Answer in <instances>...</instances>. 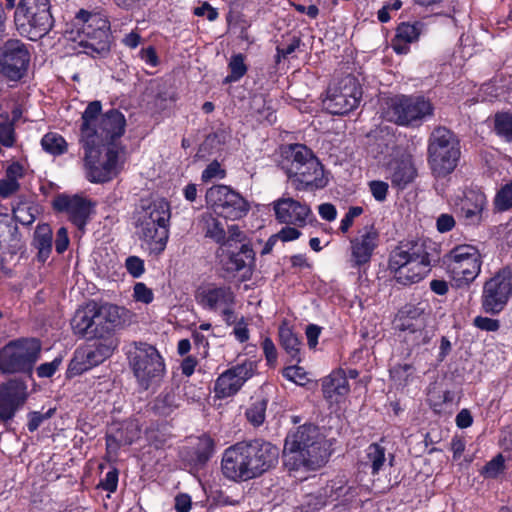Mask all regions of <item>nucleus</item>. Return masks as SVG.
Instances as JSON below:
<instances>
[{"mask_svg":"<svg viewBox=\"0 0 512 512\" xmlns=\"http://www.w3.org/2000/svg\"><path fill=\"white\" fill-rule=\"evenodd\" d=\"M53 208L65 212L69 220L79 229H83L91 213L90 201L79 196L58 195L53 200Z\"/></svg>","mask_w":512,"mask_h":512,"instance_id":"nucleus-24","label":"nucleus"},{"mask_svg":"<svg viewBox=\"0 0 512 512\" xmlns=\"http://www.w3.org/2000/svg\"><path fill=\"white\" fill-rule=\"evenodd\" d=\"M282 155V168L297 190H316L327 185L323 166L307 146L288 145Z\"/></svg>","mask_w":512,"mask_h":512,"instance_id":"nucleus-4","label":"nucleus"},{"mask_svg":"<svg viewBox=\"0 0 512 512\" xmlns=\"http://www.w3.org/2000/svg\"><path fill=\"white\" fill-rule=\"evenodd\" d=\"M432 102L422 95H396L388 98L383 109L384 118L405 127H419L433 116Z\"/></svg>","mask_w":512,"mask_h":512,"instance_id":"nucleus-8","label":"nucleus"},{"mask_svg":"<svg viewBox=\"0 0 512 512\" xmlns=\"http://www.w3.org/2000/svg\"><path fill=\"white\" fill-rule=\"evenodd\" d=\"M170 220V206L164 199H158L143 205L137 215V223L145 225L156 224V226L168 227Z\"/></svg>","mask_w":512,"mask_h":512,"instance_id":"nucleus-31","label":"nucleus"},{"mask_svg":"<svg viewBox=\"0 0 512 512\" xmlns=\"http://www.w3.org/2000/svg\"><path fill=\"white\" fill-rule=\"evenodd\" d=\"M206 202L225 219L238 220L249 211V203L238 192L226 185H214L206 192Z\"/></svg>","mask_w":512,"mask_h":512,"instance_id":"nucleus-16","label":"nucleus"},{"mask_svg":"<svg viewBox=\"0 0 512 512\" xmlns=\"http://www.w3.org/2000/svg\"><path fill=\"white\" fill-rule=\"evenodd\" d=\"M279 449L270 442L255 439L227 448L222 457L223 475L233 481L261 476L278 462Z\"/></svg>","mask_w":512,"mask_h":512,"instance_id":"nucleus-1","label":"nucleus"},{"mask_svg":"<svg viewBox=\"0 0 512 512\" xmlns=\"http://www.w3.org/2000/svg\"><path fill=\"white\" fill-rule=\"evenodd\" d=\"M19 188L20 184L18 183V181L6 177L0 180V196L2 198H7L11 196L13 193L18 191Z\"/></svg>","mask_w":512,"mask_h":512,"instance_id":"nucleus-61","label":"nucleus"},{"mask_svg":"<svg viewBox=\"0 0 512 512\" xmlns=\"http://www.w3.org/2000/svg\"><path fill=\"white\" fill-rule=\"evenodd\" d=\"M504 462L503 455L497 454L481 469V475L485 478H496L504 470Z\"/></svg>","mask_w":512,"mask_h":512,"instance_id":"nucleus-48","label":"nucleus"},{"mask_svg":"<svg viewBox=\"0 0 512 512\" xmlns=\"http://www.w3.org/2000/svg\"><path fill=\"white\" fill-rule=\"evenodd\" d=\"M226 172L221 168V165L218 161L214 160L211 162L206 169L202 172L201 179L203 182H209L214 178H224Z\"/></svg>","mask_w":512,"mask_h":512,"instance_id":"nucleus-52","label":"nucleus"},{"mask_svg":"<svg viewBox=\"0 0 512 512\" xmlns=\"http://www.w3.org/2000/svg\"><path fill=\"white\" fill-rule=\"evenodd\" d=\"M30 52L19 39H8L0 47V74L10 81L22 79L28 70Z\"/></svg>","mask_w":512,"mask_h":512,"instance_id":"nucleus-18","label":"nucleus"},{"mask_svg":"<svg viewBox=\"0 0 512 512\" xmlns=\"http://www.w3.org/2000/svg\"><path fill=\"white\" fill-rule=\"evenodd\" d=\"M181 396L175 388L164 389L153 401L152 409L161 416H168L180 407Z\"/></svg>","mask_w":512,"mask_h":512,"instance_id":"nucleus-36","label":"nucleus"},{"mask_svg":"<svg viewBox=\"0 0 512 512\" xmlns=\"http://www.w3.org/2000/svg\"><path fill=\"white\" fill-rule=\"evenodd\" d=\"M262 349L267 360V363L270 366H274L277 362V349L273 341L266 337L262 341Z\"/></svg>","mask_w":512,"mask_h":512,"instance_id":"nucleus-59","label":"nucleus"},{"mask_svg":"<svg viewBox=\"0 0 512 512\" xmlns=\"http://www.w3.org/2000/svg\"><path fill=\"white\" fill-rule=\"evenodd\" d=\"M344 370L338 369L323 379L322 391L324 397L333 399L335 396H346L350 391V386Z\"/></svg>","mask_w":512,"mask_h":512,"instance_id":"nucleus-35","label":"nucleus"},{"mask_svg":"<svg viewBox=\"0 0 512 512\" xmlns=\"http://www.w3.org/2000/svg\"><path fill=\"white\" fill-rule=\"evenodd\" d=\"M495 131L507 141H512V114L497 113L495 115Z\"/></svg>","mask_w":512,"mask_h":512,"instance_id":"nucleus-45","label":"nucleus"},{"mask_svg":"<svg viewBox=\"0 0 512 512\" xmlns=\"http://www.w3.org/2000/svg\"><path fill=\"white\" fill-rule=\"evenodd\" d=\"M214 442L210 437H201L195 448V456L198 463H205L212 456Z\"/></svg>","mask_w":512,"mask_h":512,"instance_id":"nucleus-46","label":"nucleus"},{"mask_svg":"<svg viewBox=\"0 0 512 512\" xmlns=\"http://www.w3.org/2000/svg\"><path fill=\"white\" fill-rule=\"evenodd\" d=\"M134 298L137 301L148 304L153 300V292L144 283H136L134 286Z\"/></svg>","mask_w":512,"mask_h":512,"instance_id":"nucleus-58","label":"nucleus"},{"mask_svg":"<svg viewBox=\"0 0 512 512\" xmlns=\"http://www.w3.org/2000/svg\"><path fill=\"white\" fill-rule=\"evenodd\" d=\"M75 20L85 37L80 41V46L84 48L83 53L93 58L106 57L112 43L110 22L107 17L82 9L76 14Z\"/></svg>","mask_w":512,"mask_h":512,"instance_id":"nucleus-9","label":"nucleus"},{"mask_svg":"<svg viewBox=\"0 0 512 512\" xmlns=\"http://www.w3.org/2000/svg\"><path fill=\"white\" fill-rule=\"evenodd\" d=\"M229 236L225 237L224 242L220 243L221 246L233 247V243H241L245 239L244 233L237 225H231L228 228Z\"/></svg>","mask_w":512,"mask_h":512,"instance_id":"nucleus-60","label":"nucleus"},{"mask_svg":"<svg viewBox=\"0 0 512 512\" xmlns=\"http://www.w3.org/2000/svg\"><path fill=\"white\" fill-rule=\"evenodd\" d=\"M101 109L100 101L90 102L86 107L82 114L80 141L81 143H87V132L92 134L90 138L93 140L94 145L103 147L116 146L114 144L115 139L120 138L125 132V117L120 111L111 109L98 120Z\"/></svg>","mask_w":512,"mask_h":512,"instance_id":"nucleus-5","label":"nucleus"},{"mask_svg":"<svg viewBox=\"0 0 512 512\" xmlns=\"http://www.w3.org/2000/svg\"><path fill=\"white\" fill-rule=\"evenodd\" d=\"M125 267L134 278L140 277L145 271L144 261L137 256H129L125 261Z\"/></svg>","mask_w":512,"mask_h":512,"instance_id":"nucleus-54","label":"nucleus"},{"mask_svg":"<svg viewBox=\"0 0 512 512\" xmlns=\"http://www.w3.org/2000/svg\"><path fill=\"white\" fill-rule=\"evenodd\" d=\"M369 190L375 200L383 202L388 194V183L381 180H373L368 183Z\"/></svg>","mask_w":512,"mask_h":512,"instance_id":"nucleus-51","label":"nucleus"},{"mask_svg":"<svg viewBox=\"0 0 512 512\" xmlns=\"http://www.w3.org/2000/svg\"><path fill=\"white\" fill-rule=\"evenodd\" d=\"M473 325L482 331L495 332L500 328V321L489 317L477 316L473 320Z\"/></svg>","mask_w":512,"mask_h":512,"instance_id":"nucleus-53","label":"nucleus"},{"mask_svg":"<svg viewBox=\"0 0 512 512\" xmlns=\"http://www.w3.org/2000/svg\"><path fill=\"white\" fill-rule=\"evenodd\" d=\"M21 248V236L18 226L7 214H0V249L16 254Z\"/></svg>","mask_w":512,"mask_h":512,"instance_id":"nucleus-33","label":"nucleus"},{"mask_svg":"<svg viewBox=\"0 0 512 512\" xmlns=\"http://www.w3.org/2000/svg\"><path fill=\"white\" fill-rule=\"evenodd\" d=\"M446 258L448 272L457 287L468 286L481 272V255L473 246H457L447 254Z\"/></svg>","mask_w":512,"mask_h":512,"instance_id":"nucleus-13","label":"nucleus"},{"mask_svg":"<svg viewBox=\"0 0 512 512\" xmlns=\"http://www.w3.org/2000/svg\"><path fill=\"white\" fill-rule=\"evenodd\" d=\"M199 223L205 237L213 239L220 244L225 240V230L221 222L211 213H203L200 216Z\"/></svg>","mask_w":512,"mask_h":512,"instance_id":"nucleus-39","label":"nucleus"},{"mask_svg":"<svg viewBox=\"0 0 512 512\" xmlns=\"http://www.w3.org/2000/svg\"><path fill=\"white\" fill-rule=\"evenodd\" d=\"M486 203V196L483 193L470 190L460 202L459 214L467 225H477L482 220Z\"/></svg>","mask_w":512,"mask_h":512,"instance_id":"nucleus-29","label":"nucleus"},{"mask_svg":"<svg viewBox=\"0 0 512 512\" xmlns=\"http://www.w3.org/2000/svg\"><path fill=\"white\" fill-rule=\"evenodd\" d=\"M363 213V208L360 206H352L349 208L348 212L345 214L344 218L341 220L340 230L343 233H346L353 224V221L356 217L360 216Z\"/></svg>","mask_w":512,"mask_h":512,"instance_id":"nucleus-57","label":"nucleus"},{"mask_svg":"<svg viewBox=\"0 0 512 512\" xmlns=\"http://www.w3.org/2000/svg\"><path fill=\"white\" fill-rule=\"evenodd\" d=\"M512 297V266L501 268L485 281L481 295V308L486 314L497 315Z\"/></svg>","mask_w":512,"mask_h":512,"instance_id":"nucleus-14","label":"nucleus"},{"mask_svg":"<svg viewBox=\"0 0 512 512\" xmlns=\"http://www.w3.org/2000/svg\"><path fill=\"white\" fill-rule=\"evenodd\" d=\"M52 229L48 224L38 225L34 232L32 245L37 250V259L45 262L52 250Z\"/></svg>","mask_w":512,"mask_h":512,"instance_id":"nucleus-37","label":"nucleus"},{"mask_svg":"<svg viewBox=\"0 0 512 512\" xmlns=\"http://www.w3.org/2000/svg\"><path fill=\"white\" fill-rule=\"evenodd\" d=\"M228 67L230 69V74L225 77L224 83L237 82L248 70L247 65L245 64V57L241 53L231 57Z\"/></svg>","mask_w":512,"mask_h":512,"instance_id":"nucleus-42","label":"nucleus"},{"mask_svg":"<svg viewBox=\"0 0 512 512\" xmlns=\"http://www.w3.org/2000/svg\"><path fill=\"white\" fill-rule=\"evenodd\" d=\"M254 251L248 244H242L237 250L233 247L220 246L217 251L220 265L224 271L234 274L254 260Z\"/></svg>","mask_w":512,"mask_h":512,"instance_id":"nucleus-28","label":"nucleus"},{"mask_svg":"<svg viewBox=\"0 0 512 512\" xmlns=\"http://www.w3.org/2000/svg\"><path fill=\"white\" fill-rule=\"evenodd\" d=\"M276 219L280 223L304 226L311 215V209L305 203L293 198H280L273 203Z\"/></svg>","mask_w":512,"mask_h":512,"instance_id":"nucleus-25","label":"nucleus"},{"mask_svg":"<svg viewBox=\"0 0 512 512\" xmlns=\"http://www.w3.org/2000/svg\"><path fill=\"white\" fill-rule=\"evenodd\" d=\"M437 229L441 233L448 232L455 226V220L450 214H441L437 219Z\"/></svg>","mask_w":512,"mask_h":512,"instance_id":"nucleus-64","label":"nucleus"},{"mask_svg":"<svg viewBox=\"0 0 512 512\" xmlns=\"http://www.w3.org/2000/svg\"><path fill=\"white\" fill-rule=\"evenodd\" d=\"M133 345L134 350L130 351V365L139 385L147 390L161 381L165 373V364L154 346L143 342H134Z\"/></svg>","mask_w":512,"mask_h":512,"instance_id":"nucleus-12","label":"nucleus"},{"mask_svg":"<svg viewBox=\"0 0 512 512\" xmlns=\"http://www.w3.org/2000/svg\"><path fill=\"white\" fill-rule=\"evenodd\" d=\"M390 159L385 163L388 178L393 187L406 188L417 177L412 155L404 148L393 147Z\"/></svg>","mask_w":512,"mask_h":512,"instance_id":"nucleus-19","label":"nucleus"},{"mask_svg":"<svg viewBox=\"0 0 512 512\" xmlns=\"http://www.w3.org/2000/svg\"><path fill=\"white\" fill-rule=\"evenodd\" d=\"M283 376L300 386H304L308 381L307 373L304 368L297 365L284 368Z\"/></svg>","mask_w":512,"mask_h":512,"instance_id":"nucleus-49","label":"nucleus"},{"mask_svg":"<svg viewBox=\"0 0 512 512\" xmlns=\"http://www.w3.org/2000/svg\"><path fill=\"white\" fill-rule=\"evenodd\" d=\"M118 485V471L116 469H113L106 473L103 480H101L99 486L108 491V492H114L117 489Z\"/></svg>","mask_w":512,"mask_h":512,"instance_id":"nucleus-62","label":"nucleus"},{"mask_svg":"<svg viewBox=\"0 0 512 512\" xmlns=\"http://www.w3.org/2000/svg\"><path fill=\"white\" fill-rule=\"evenodd\" d=\"M137 235L143 240L152 252H162L168 241L169 229L166 226H156V224L145 225V223L136 222Z\"/></svg>","mask_w":512,"mask_h":512,"instance_id":"nucleus-32","label":"nucleus"},{"mask_svg":"<svg viewBox=\"0 0 512 512\" xmlns=\"http://www.w3.org/2000/svg\"><path fill=\"white\" fill-rule=\"evenodd\" d=\"M361 98L362 88L357 78L348 74L328 87L324 106L333 115H344L357 108Z\"/></svg>","mask_w":512,"mask_h":512,"instance_id":"nucleus-15","label":"nucleus"},{"mask_svg":"<svg viewBox=\"0 0 512 512\" xmlns=\"http://www.w3.org/2000/svg\"><path fill=\"white\" fill-rule=\"evenodd\" d=\"M423 27L422 22L401 23L397 27L396 36L392 41L394 51L397 54H406L409 51L408 45L419 39Z\"/></svg>","mask_w":512,"mask_h":512,"instance_id":"nucleus-34","label":"nucleus"},{"mask_svg":"<svg viewBox=\"0 0 512 512\" xmlns=\"http://www.w3.org/2000/svg\"><path fill=\"white\" fill-rule=\"evenodd\" d=\"M36 338L12 340L0 349V371L5 374H31L41 354Z\"/></svg>","mask_w":512,"mask_h":512,"instance_id":"nucleus-10","label":"nucleus"},{"mask_svg":"<svg viewBox=\"0 0 512 512\" xmlns=\"http://www.w3.org/2000/svg\"><path fill=\"white\" fill-rule=\"evenodd\" d=\"M62 363V359L57 357L51 362H46L40 364L37 369V375L39 378H49L52 377L55 372L59 369V366Z\"/></svg>","mask_w":512,"mask_h":512,"instance_id":"nucleus-56","label":"nucleus"},{"mask_svg":"<svg viewBox=\"0 0 512 512\" xmlns=\"http://www.w3.org/2000/svg\"><path fill=\"white\" fill-rule=\"evenodd\" d=\"M93 339H96V341L92 345L76 351L69 364L68 371L70 374H81L99 365L112 355L118 345V340L113 335L95 336Z\"/></svg>","mask_w":512,"mask_h":512,"instance_id":"nucleus-17","label":"nucleus"},{"mask_svg":"<svg viewBox=\"0 0 512 512\" xmlns=\"http://www.w3.org/2000/svg\"><path fill=\"white\" fill-rule=\"evenodd\" d=\"M494 204L499 211L512 209V181L497 192Z\"/></svg>","mask_w":512,"mask_h":512,"instance_id":"nucleus-47","label":"nucleus"},{"mask_svg":"<svg viewBox=\"0 0 512 512\" xmlns=\"http://www.w3.org/2000/svg\"><path fill=\"white\" fill-rule=\"evenodd\" d=\"M279 340L282 348L289 355L291 361L299 363L301 341L298 336L286 324L279 327Z\"/></svg>","mask_w":512,"mask_h":512,"instance_id":"nucleus-38","label":"nucleus"},{"mask_svg":"<svg viewBox=\"0 0 512 512\" xmlns=\"http://www.w3.org/2000/svg\"><path fill=\"white\" fill-rule=\"evenodd\" d=\"M28 398L27 384L20 379H12L0 385V419L11 420Z\"/></svg>","mask_w":512,"mask_h":512,"instance_id":"nucleus-21","label":"nucleus"},{"mask_svg":"<svg viewBox=\"0 0 512 512\" xmlns=\"http://www.w3.org/2000/svg\"><path fill=\"white\" fill-rule=\"evenodd\" d=\"M87 143H82L84 149V166L87 178L94 183H104L111 180L118 172L117 146L103 147L94 145L90 138L92 134L86 132Z\"/></svg>","mask_w":512,"mask_h":512,"instance_id":"nucleus-11","label":"nucleus"},{"mask_svg":"<svg viewBox=\"0 0 512 512\" xmlns=\"http://www.w3.org/2000/svg\"><path fill=\"white\" fill-rule=\"evenodd\" d=\"M461 158L460 140L451 130L439 126L429 136L427 161L435 178H445L458 166Z\"/></svg>","mask_w":512,"mask_h":512,"instance_id":"nucleus-6","label":"nucleus"},{"mask_svg":"<svg viewBox=\"0 0 512 512\" xmlns=\"http://www.w3.org/2000/svg\"><path fill=\"white\" fill-rule=\"evenodd\" d=\"M34 208L27 202H19L13 207V220L22 225H30L35 221Z\"/></svg>","mask_w":512,"mask_h":512,"instance_id":"nucleus-44","label":"nucleus"},{"mask_svg":"<svg viewBox=\"0 0 512 512\" xmlns=\"http://www.w3.org/2000/svg\"><path fill=\"white\" fill-rule=\"evenodd\" d=\"M42 148L52 155H61L67 150L65 139L58 133L49 132L41 140Z\"/></svg>","mask_w":512,"mask_h":512,"instance_id":"nucleus-41","label":"nucleus"},{"mask_svg":"<svg viewBox=\"0 0 512 512\" xmlns=\"http://www.w3.org/2000/svg\"><path fill=\"white\" fill-rule=\"evenodd\" d=\"M266 399H256L246 410L247 420L254 426H260L265 420Z\"/></svg>","mask_w":512,"mask_h":512,"instance_id":"nucleus-43","label":"nucleus"},{"mask_svg":"<svg viewBox=\"0 0 512 512\" xmlns=\"http://www.w3.org/2000/svg\"><path fill=\"white\" fill-rule=\"evenodd\" d=\"M55 408H50L46 412L33 411L28 414L29 421L27 424V428L30 432L36 431L40 425L45 421L50 419L54 413Z\"/></svg>","mask_w":512,"mask_h":512,"instance_id":"nucleus-50","label":"nucleus"},{"mask_svg":"<svg viewBox=\"0 0 512 512\" xmlns=\"http://www.w3.org/2000/svg\"><path fill=\"white\" fill-rule=\"evenodd\" d=\"M386 462V448L379 443H372L366 450L365 466L371 469L373 475L378 474Z\"/></svg>","mask_w":512,"mask_h":512,"instance_id":"nucleus-40","label":"nucleus"},{"mask_svg":"<svg viewBox=\"0 0 512 512\" xmlns=\"http://www.w3.org/2000/svg\"><path fill=\"white\" fill-rule=\"evenodd\" d=\"M0 143L6 147H12L15 143V132L10 122L0 123Z\"/></svg>","mask_w":512,"mask_h":512,"instance_id":"nucleus-55","label":"nucleus"},{"mask_svg":"<svg viewBox=\"0 0 512 512\" xmlns=\"http://www.w3.org/2000/svg\"><path fill=\"white\" fill-rule=\"evenodd\" d=\"M196 300L203 308L215 311L226 306H233L235 295L229 286L210 284L198 289Z\"/></svg>","mask_w":512,"mask_h":512,"instance_id":"nucleus-26","label":"nucleus"},{"mask_svg":"<svg viewBox=\"0 0 512 512\" xmlns=\"http://www.w3.org/2000/svg\"><path fill=\"white\" fill-rule=\"evenodd\" d=\"M97 327L94 335L108 336L112 333L130 324L133 314L124 307L114 304L96 303Z\"/></svg>","mask_w":512,"mask_h":512,"instance_id":"nucleus-22","label":"nucleus"},{"mask_svg":"<svg viewBox=\"0 0 512 512\" xmlns=\"http://www.w3.org/2000/svg\"><path fill=\"white\" fill-rule=\"evenodd\" d=\"M68 232L65 227H60L56 233L55 250L58 254L65 252L69 246Z\"/></svg>","mask_w":512,"mask_h":512,"instance_id":"nucleus-63","label":"nucleus"},{"mask_svg":"<svg viewBox=\"0 0 512 512\" xmlns=\"http://www.w3.org/2000/svg\"><path fill=\"white\" fill-rule=\"evenodd\" d=\"M440 247L428 238L400 243L389 256L388 267L394 280L400 285L421 281L439 262Z\"/></svg>","mask_w":512,"mask_h":512,"instance_id":"nucleus-2","label":"nucleus"},{"mask_svg":"<svg viewBox=\"0 0 512 512\" xmlns=\"http://www.w3.org/2000/svg\"><path fill=\"white\" fill-rule=\"evenodd\" d=\"M254 370V362L245 360L220 374L214 386L216 397L227 398L235 395L243 384L253 376Z\"/></svg>","mask_w":512,"mask_h":512,"instance_id":"nucleus-20","label":"nucleus"},{"mask_svg":"<svg viewBox=\"0 0 512 512\" xmlns=\"http://www.w3.org/2000/svg\"><path fill=\"white\" fill-rule=\"evenodd\" d=\"M139 435L140 429L135 421L112 424L106 433V450L109 458L115 459L119 449L131 445Z\"/></svg>","mask_w":512,"mask_h":512,"instance_id":"nucleus-23","label":"nucleus"},{"mask_svg":"<svg viewBox=\"0 0 512 512\" xmlns=\"http://www.w3.org/2000/svg\"><path fill=\"white\" fill-rule=\"evenodd\" d=\"M14 22L17 31L30 40L46 36L54 26L50 0H20Z\"/></svg>","mask_w":512,"mask_h":512,"instance_id":"nucleus-7","label":"nucleus"},{"mask_svg":"<svg viewBox=\"0 0 512 512\" xmlns=\"http://www.w3.org/2000/svg\"><path fill=\"white\" fill-rule=\"evenodd\" d=\"M329 456L325 436L316 425H301L286 436L283 458L289 470H316L327 462Z\"/></svg>","mask_w":512,"mask_h":512,"instance_id":"nucleus-3","label":"nucleus"},{"mask_svg":"<svg viewBox=\"0 0 512 512\" xmlns=\"http://www.w3.org/2000/svg\"><path fill=\"white\" fill-rule=\"evenodd\" d=\"M71 327L76 335L93 338L95 327H97L96 302L88 303L86 306L76 310Z\"/></svg>","mask_w":512,"mask_h":512,"instance_id":"nucleus-30","label":"nucleus"},{"mask_svg":"<svg viewBox=\"0 0 512 512\" xmlns=\"http://www.w3.org/2000/svg\"><path fill=\"white\" fill-rule=\"evenodd\" d=\"M379 234L373 227H365L364 233L351 240V266L367 264L378 245Z\"/></svg>","mask_w":512,"mask_h":512,"instance_id":"nucleus-27","label":"nucleus"}]
</instances>
